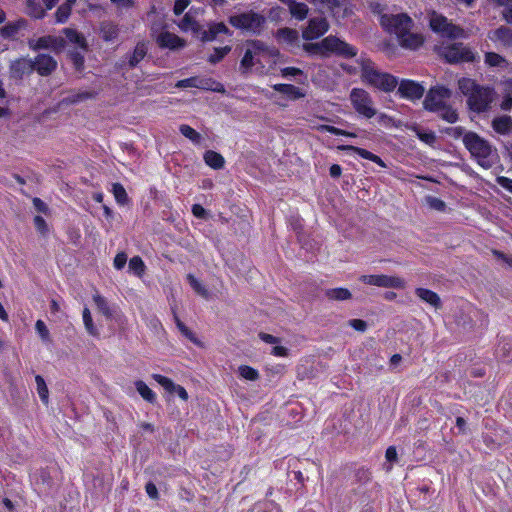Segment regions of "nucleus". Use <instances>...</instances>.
Returning a JSON list of instances; mask_svg holds the SVG:
<instances>
[{
    "mask_svg": "<svg viewBox=\"0 0 512 512\" xmlns=\"http://www.w3.org/2000/svg\"><path fill=\"white\" fill-rule=\"evenodd\" d=\"M359 281L365 285L382 288L403 289L406 286V281L403 278L384 274L362 275Z\"/></svg>",
    "mask_w": 512,
    "mask_h": 512,
    "instance_id": "obj_11",
    "label": "nucleus"
},
{
    "mask_svg": "<svg viewBox=\"0 0 512 512\" xmlns=\"http://www.w3.org/2000/svg\"><path fill=\"white\" fill-rule=\"evenodd\" d=\"M326 295L331 300L339 301L348 300L352 296L351 292L348 289L342 287L329 289L327 290Z\"/></svg>",
    "mask_w": 512,
    "mask_h": 512,
    "instance_id": "obj_43",
    "label": "nucleus"
},
{
    "mask_svg": "<svg viewBox=\"0 0 512 512\" xmlns=\"http://www.w3.org/2000/svg\"><path fill=\"white\" fill-rule=\"evenodd\" d=\"M36 330L43 340L48 339L49 332L44 322H36Z\"/></svg>",
    "mask_w": 512,
    "mask_h": 512,
    "instance_id": "obj_62",
    "label": "nucleus"
},
{
    "mask_svg": "<svg viewBox=\"0 0 512 512\" xmlns=\"http://www.w3.org/2000/svg\"><path fill=\"white\" fill-rule=\"evenodd\" d=\"M357 65V67L343 66V68L350 74L357 73L359 69L361 79L365 84L384 92H391L398 86L396 77L388 73L380 72L369 59L360 57L357 60Z\"/></svg>",
    "mask_w": 512,
    "mask_h": 512,
    "instance_id": "obj_2",
    "label": "nucleus"
},
{
    "mask_svg": "<svg viewBox=\"0 0 512 512\" xmlns=\"http://www.w3.org/2000/svg\"><path fill=\"white\" fill-rule=\"evenodd\" d=\"M277 39L281 43L293 45L298 41V32L294 29L284 28L278 31Z\"/></svg>",
    "mask_w": 512,
    "mask_h": 512,
    "instance_id": "obj_38",
    "label": "nucleus"
},
{
    "mask_svg": "<svg viewBox=\"0 0 512 512\" xmlns=\"http://www.w3.org/2000/svg\"><path fill=\"white\" fill-rule=\"evenodd\" d=\"M328 28L329 25L325 18L311 19L307 28L303 31V38L306 40L316 39L326 33Z\"/></svg>",
    "mask_w": 512,
    "mask_h": 512,
    "instance_id": "obj_18",
    "label": "nucleus"
},
{
    "mask_svg": "<svg viewBox=\"0 0 512 512\" xmlns=\"http://www.w3.org/2000/svg\"><path fill=\"white\" fill-rule=\"evenodd\" d=\"M385 458L388 462H391V463L397 461L398 455H397L396 448L394 446H390L387 448L386 453H385Z\"/></svg>",
    "mask_w": 512,
    "mask_h": 512,
    "instance_id": "obj_61",
    "label": "nucleus"
},
{
    "mask_svg": "<svg viewBox=\"0 0 512 512\" xmlns=\"http://www.w3.org/2000/svg\"><path fill=\"white\" fill-rule=\"evenodd\" d=\"M427 203L430 208L438 210V211H443L446 206L445 203L441 199L436 198V197H428Z\"/></svg>",
    "mask_w": 512,
    "mask_h": 512,
    "instance_id": "obj_54",
    "label": "nucleus"
},
{
    "mask_svg": "<svg viewBox=\"0 0 512 512\" xmlns=\"http://www.w3.org/2000/svg\"><path fill=\"white\" fill-rule=\"evenodd\" d=\"M484 63L491 68H497L501 71L507 70L510 66L506 58L494 52H487L485 54Z\"/></svg>",
    "mask_w": 512,
    "mask_h": 512,
    "instance_id": "obj_26",
    "label": "nucleus"
},
{
    "mask_svg": "<svg viewBox=\"0 0 512 512\" xmlns=\"http://www.w3.org/2000/svg\"><path fill=\"white\" fill-rule=\"evenodd\" d=\"M415 294L420 300L429 304L431 307L435 309L440 308L441 299L434 291L425 288H417Z\"/></svg>",
    "mask_w": 512,
    "mask_h": 512,
    "instance_id": "obj_27",
    "label": "nucleus"
},
{
    "mask_svg": "<svg viewBox=\"0 0 512 512\" xmlns=\"http://www.w3.org/2000/svg\"><path fill=\"white\" fill-rule=\"evenodd\" d=\"M398 85L400 96L409 100L420 99L425 92V88L421 84L412 80H402Z\"/></svg>",
    "mask_w": 512,
    "mask_h": 512,
    "instance_id": "obj_17",
    "label": "nucleus"
},
{
    "mask_svg": "<svg viewBox=\"0 0 512 512\" xmlns=\"http://www.w3.org/2000/svg\"><path fill=\"white\" fill-rule=\"evenodd\" d=\"M341 149L352 150V151L356 152L360 157L370 160V161H372V158L375 155L368 150H365L363 148L354 147V146H342Z\"/></svg>",
    "mask_w": 512,
    "mask_h": 512,
    "instance_id": "obj_52",
    "label": "nucleus"
},
{
    "mask_svg": "<svg viewBox=\"0 0 512 512\" xmlns=\"http://www.w3.org/2000/svg\"><path fill=\"white\" fill-rule=\"evenodd\" d=\"M34 224L37 230L40 231L41 233H45L47 231V225L43 217L36 216L34 218Z\"/></svg>",
    "mask_w": 512,
    "mask_h": 512,
    "instance_id": "obj_63",
    "label": "nucleus"
},
{
    "mask_svg": "<svg viewBox=\"0 0 512 512\" xmlns=\"http://www.w3.org/2000/svg\"><path fill=\"white\" fill-rule=\"evenodd\" d=\"M188 282L192 289L201 297L205 299H209L212 297V293L209 292L205 286L199 281L197 278H195L193 275H188L187 277Z\"/></svg>",
    "mask_w": 512,
    "mask_h": 512,
    "instance_id": "obj_41",
    "label": "nucleus"
},
{
    "mask_svg": "<svg viewBox=\"0 0 512 512\" xmlns=\"http://www.w3.org/2000/svg\"><path fill=\"white\" fill-rule=\"evenodd\" d=\"M146 265L144 261L139 256H134L129 260L128 263V271L141 278L145 274Z\"/></svg>",
    "mask_w": 512,
    "mask_h": 512,
    "instance_id": "obj_34",
    "label": "nucleus"
},
{
    "mask_svg": "<svg viewBox=\"0 0 512 512\" xmlns=\"http://www.w3.org/2000/svg\"><path fill=\"white\" fill-rule=\"evenodd\" d=\"M438 53L450 63L470 62L475 59V53L462 43L440 46Z\"/></svg>",
    "mask_w": 512,
    "mask_h": 512,
    "instance_id": "obj_10",
    "label": "nucleus"
},
{
    "mask_svg": "<svg viewBox=\"0 0 512 512\" xmlns=\"http://www.w3.org/2000/svg\"><path fill=\"white\" fill-rule=\"evenodd\" d=\"M281 75L283 77H296L302 75V71L295 67H286L281 70Z\"/></svg>",
    "mask_w": 512,
    "mask_h": 512,
    "instance_id": "obj_58",
    "label": "nucleus"
},
{
    "mask_svg": "<svg viewBox=\"0 0 512 512\" xmlns=\"http://www.w3.org/2000/svg\"><path fill=\"white\" fill-rule=\"evenodd\" d=\"M47 8L41 0H26V13L33 18H42Z\"/></svg>",
    "mask_w": 512,
    "mask_h": 512,
    "instance_id": "obj_31",
    "label": "nucleus"
},
{
    "mask_svg": "<svg viewBox=\"0 0 512 512\" xmlns=\"http://www.w3.org/2000/svg\"><path fill=\"white\" fill-rule=\"evenodd\" d=\"M452 95V91L444 86H435L431 88L423 102L424 108L429 111H436L447 103Z\"/></svg>",
    "mask_w": 512,
    "mask_h": 512,
    "instance_id": "obj_12",
    "label": "nucleus"
},
{
    "mask_svg": "<svg viewBox=\"0 0 512 512\" xmlns=\"http://www.w3.org/2000/svg\"><path fill=\"white\" fill-rule=\"evenodd\" d=\"M429 25L434 32L444 37L451 39L468 37V33L464 29L452 24L446 17L436 12L430 14Z\"/></svg>",
    "mask_w": 512,
    "mask_h": 512,
    "instance_id": "obj_7",
    "label": "nucleus"
},
{
    "mask_svg": "<svg viewBox=\"0 0 512 512\" xmlns=\"http://www.w3.org/2000/svg\"><path fill=\"white\" fill-rule=\"evenodd\" d=\"M289 9L292 16L299 20H303L308 13V7L304 3L294 2Z\"/></svg>",
    "mask_w": 512,
    "mask_h": 512,
    "instance_id": "obj_47",
    "label": "nucleus"
},
{
    "mask_svg": "<svg viewBox=\"0 0 512 512\" xmlns=\"http://www.w3.org/2000/svg\"><path fill=\"white\" fill-rule=\"evenodd\" d=\"M178 27L184 32H199V26L195 19L192 17L191 13L188 12L185 16L179 21Z\"/></svg>",
    "mask_w": 512,
    "mask_h": 512,
    "instance_id": "obj_39",
    "label": "nucleus"
},
{
    "mask_svg": "<svg viewBox=\"0 0 512 512\" xmlns=\"http://www.w3.org/2000/svg\"><path fill=\"white\" fill-rule=\"evenodd\" d=\"M176 87L178 88H199L203 90H212L217 92H224V87L222 84L209 79V78H200V77H191L187 79L180 80L176 83Z\"/></svg>",
    "mask_w": 512,
    "mask_h": 512,
    "instance_id": "obj_14",
    "label": "nucleus"
},
{
    "mask_svg": "<svg viewBox=\"0 0 512 512\" xmlns=\"http://www.w3.org/2000/svg\"><path fill=\"white\" fill-rule=\"evenodd\" d=\"M192 213L195 217L201 219L205 218L207 214L206 210L199 204H194L192 206Z\"/></svg>",
    "mask_w": 512,
    "mask_h": 512,
    "instance_id": "obj_64",
    "label": "nucleus"
},
{
    "mask_svg": "<svg viewBox=\"0 0 512 512\" xmlns=\"http://www.w3.org/2000/svg\"><path fill=\"white\" fill-rule=\"evenodd\" d=\"M204 161L209 167L213 169H220L224 166L225 163L222 155L215 151H207L204 154Z\"/></svg>",
    "mask_w": 512,
    "mask_h": 512,
    "instance_id": "obj_37",
    "label": "nucleus"
},
{
    "mask_svg": "<svg viewBox=\"0 0 512 512\" xmlns=\"http://www.w3.org/2000/svg\"><path fill=\"white\" fill-rule=\"evenodd\" d=\"M176 327L185 338L193 342L195 345L199 347L204 346L203 342L197 336L196 332L193 331L192 328L189 327L186 322H176Z\"/></svg>",
    "mask_w": 512,
    "mask_h": 512,
    "instance_id": "obj_33",
    "label": "nucleus"
},
{
    "mask_svg": "<svg viewBox=\"0 0 512 512\" xmlns=\"http://www.w3.org/2000/svg\"><path fill=\"white\" fill-rule=\"evenodd\" d=\"M321 129L325 130V131H327V132H329L331 134H334V135H343V136H349V137H355L356 136L353 133L346 132V131L341 130L339 128H336L334 126L324 125V126H321Z\"/></svg>",
    "mask_w": 512,
    "mask_h": 512,
    "instance_id": "obj_55",
    "label": "nucleus"
},
{
    "mask_svg": "<svg viewBox=\"0 0 512 512\" xmlns=\"http://www.w3.org/2000/svg\"><path fill=\"white\" fill-rule=\"evenodd\" d=\"M353 109L362 117L371 119L377 114L370 94L362 88H353L349 94Z\"/></svg>",
    "mask_w": 512,
    "mask_h": 512,
    "instance_id": "obj_8",
    "label": "nucleus"
},
{
    "mask_svg": "<svg viewBox=\"0 0 512 512\" xmlns=\"http://www.w3.org/2000/svg\"><path fill=\"white\" fill-rule=\"evenodd\" d=\"M380 24L385 31L394 35L396 40H398L404 37V33L413 28L414 22L407 14L401 13L382 15Z\"/></svg>",
    "mask_w": 512,
    "mask_h": 512,
    "instance_id": "obj_6",
    "label": "nucleus"
},
{
    "mask_svg": "<svg viewBox=\"0 0 512 512\" xmlns=\"http://www.w3.org/2000/svg\"><path fill=\"white\" fill-rule=\"evenodd\" d=\"M100 34L104 41L112 42L118 37V28L112 23H102L100 26Z\"/></svg>",
    "mask_w": 512,
    "mask_h": 512,
    "instance_id": "obj_35",
    "label": "nucleus"
},
{
    "mask_svg": "<svg viewBox=\"0 0 512 512\" xmlns=\"http://www.w3.org/2000/svg\"><path fill=\"white\" fill-rule=\"evenodd\" d=\"M488 38L499 45H512V31L509 28L501 27L488 34Z\"/></svg>",
    "mask_w": 512,
    "mask_h": 512,
    "instance_id": "obj_24",
    "label": "nucleus"
},
{
    "mask_svg": "<svg viewBox=\"0 0 512 512\" xmlns=\"http://www.w3.org/2000/svg\"><path fill=\"white\" fill-rule=\"evenodd\" d=\"M56 65L57 62L53 59V57L46 54L39 55L34 62V68L41 75L50 74L56 68Z\"/></svg>",
    "mask_w": 512,
    "mask_h": 512,
    "instance_id": "obj_23",
    "label": "nucleus"
},
{
    "mask_svg": "<svg viewBox=\"0 0 512 512\" xmlns=\"http://www.w3.org/2000/svg\"><path fill=\"white\" fill-rule=\"evenodd\" d=\"M152 378L167 392L177 394L183 401L188 400L189 396L186 389L181 385L175 384L170 378L161 374H152Z\"/></svg>",
    "mask_w": 512,
    "mask_h": 512,
    "instance_id": "obj_19",
    "label": "nucleus"
},
{
    "mask_svg": "<svg viewBox=\"0 0 512 512\" xmlns=\"http://www.w3.org/2000/svg\"><path fill=\"white\" fill-rule=\"evenodd\" d=\"M35 382H36V390H37V393L41 399V401L44 403V404H48L49 402V390H48V387L46 385V382L44 380V378L40 375H37L35 377Z\"/></svg>",
    "mask_w": 512,
    "mask_h": 512,
    "instance_id": "obj_42",
    "label": "nucleus"
},
{
    "mask_svg": "<svg viewBox=\"0 0 512 512\" xmlns=\"http://www.w3.org/2000/svg\"><path fill=\"white\" fill-rule=\"evenodd\" d=\"M70 57H71V60L73 61L75 68L80 70L83 67V63H84L83 55L78 52H71Z\"/></svg>",
    "mask_w": 512,
    "mask_h": 512,
    "instance_id": "obj_57",
    "label": "nucleus"
},
{
    "mask_svg": "<svg viewBox=\"0 0 512 512\" xmlns=\"http://www.w3.org/2000/svg\"><path fill=\"white\" fill-rule=\"evenodd\" d=\"M179 130L183 136H185L192 142L198 143L200 141V134L189 125L183 124L180 126Z\"/></svg>",
    "mask_w": 512,
    "mask_h": 512,
    "instance_id": "obj_49",
    "label": "nucleus"
},
{
    "mask_svg": "<svg viewBox=\"0 0 512 512\" xmlns=\"http://www.w3.org/2000/svg\"><path fill=\"white\" fill-rule=\"evenodd\" d=\"M458 89L466 97L469 110L475 113L488 111L495 101L496 92L493 87L480 85L471 78L459 79Z\"/></svg>",
    "mask_w": 512,
    "mask_h": 512,
    "instance_id": "obj_1",
    "label": "nucleus"
},
{
    "mask_svg": "<svg viewBox=\"0 0 512 512\" xmlns=\"http://www.w3.org/2000/svg\"><path fill=\"white\" fill-rule=\"evenodd\" d=\"M152 35L158 46L163 49L178 50L184 48L186 45L184 39L166 30L157 32L153 28Z\"/></svg>",
    "mask_w": 512,
    "mask_h": 512,
    "instance_id": "obj_13",
    "label": "nucleus"
},
{
    "mask_svg": "<svg viewBox=\"0 0 512 512\" xmlns=\"http://www.w3.org/2000/svg\"><path fill=\"white\" fill-rule=\"evenodd\" d=\"M126 262H127V255L124 252H120L115 256L113 265H114L115 269L121 270L122 268H124Z\"/></svg>",
    "mask_w": 512,
    "mask_h": 512,
    "instance_id": "obj_56",
    "label": "nucleus"
},
{
    "mask_svg": "<svg viewBox=\"0 0 512 512\" xmlns=\"http://www.w3.org/2000/svg\"><path fill=\"white\" fill-rule=\"evenodd\" d=\"M502 100L500 108L503 111L512 109V78H506L500 82Z\"/></svg>",
    "mask_w": 512,
    "mask_h": 512,
    "instance_id": "obj_21",
    "label": "nucleus"
},
{
    "mask_svg": "<svg viewBox=\"0 0 512 512\" xmlns=\"http://www.w3.org/2000/svg\"><path fill=\"white\" fill-rule=\"evenodd\" d=\"M229 29L224 23H213L209 26L208 30H204L200 33L202 41H213L218 34H227Z\"/></svg>",
    "mask_w": 512,
    "mask_h": 512,
    "instance_id": "obj_30",
    "label": "nucleus"
},
{
    "mask_svg": "<svg viewBox=\"0 0 512 512\" xmlns=\"http://www.w3.org/2000/svg\"><path fill=\"white\" fill-rule=\"evenodd\" d=\"M93 302L102 317L111 318L116 316L117 308L110 305L98 292L93 294Z\"/></svg>",
    "mask_w": 512,
    "mask_h": 512,
    "instance_id": "obj_22",
    "label": "nucleus"
},
{
    "mask_svg": "<svg viewBox=\"0 0 512 512\" xmlns=\"http://www.w3.org/2000/svg\"><path fill=\"white\" fill-rule=\"evenodd\" d=\"M64 34L68 42L74 45L75 48L80 49L82 52L87 51L88 44L86 38L82 34L71 28L64 29Z\"/></svg>",
    "mask_w": 512,
    "mask_h": 512,
    "instance_id": "obj_28",
    "label": "nucleus"
},
{
    "mask_svg": "<svg viewBox=\"0 0 512 512\" xmlns=\"http://www.w3.org/2000/svg\"><path fill=\"white\" fill-rule=\"evenodd\" d=\"M278 56L279 53L276 49L269 48L260 41H249L246 43L240 69L248 72L253 67L265 68L267 64H274L275 58Z\"/></svg>",
    "mask_w": 512,
    "mask_h": 512,
    "instance_id": "obj_4",
    "label": "nucleus"
},
{
    "mask_svg": "<svg viewBox=\"0 0 512 512\" xmlns=\"http://www.w3.org/2000/svg\"><path fill=\"white\" fill-rule=\"evenodd\" d=\"M415 132L419 139L426 144L432 145L435 142V134L433 132H420L415 129Z\"/></svg>",
    "mask_w": 512,
    "mask_h": 512,
    "instance_id": "obj_53",
    "label": "nucleus"
},
{
    "mask_svg": "<svg viewBox=\"0 0 512 512\" xmlns=\"http://www.w3.org/2000/svg\"><path fill=\"white\" fill-rule=\"evenodd\" d=\"M497 183L510 193H512V179L501 176L497 178Z\"/></svg>",
    "mask_w": 512,
    "mask_h": 512,
    "instance_id": "obj_60",
    "label": "nucleus"
},
{
    "mask_svg": "<svg viewBox=\"0 0 512 512\" xmlns=\"http://www.w3.org/2000/svg\"><path fill=\"white\" fill-rule=\"evenodd\" d=\"M84 327L86 332L92 337L99 338L109 334V331L105 330L102 322H84Z\"/></svg>",
    "mask_w": 512,
    "mask_h": 512,
    "instance_id": "obj_36",
    "label": "nucleus"
},
{
    "mask_svg": "<svg viewBox=\"0 0 512 512\" xmlns=\"http://www.w3.org/2000/svg\"><path fill=\"white\" fill-rule=\"evenodd\" d=\"M238 372L242 378L249 381H255L259 378L258 371L247 365L240 366Z\"/></svg>",
    "mask_w": 512,
    "mask_h": 512,
    "instance_id": "obj_48",
    "label": "nucleus"
},
{
    "mask_svg": "<svg viewBox=\"0 0 512 512\" xmlns=\"http://www.w3.org/2000/svg\"><path fill=\"white\" fill-rule=\"evenodd\" d=\"M314 4L328 9L335 18H346L352 14V8L348 0H310Z\"/></svg>",
    "mask_w": 512,
    "mask_h": 512,
    "instance_id": "obj_15",
    "label": "nucleus"
},
{
    "mask_svg": "<svg viewBox=\"0 0 512 512\" xmlns=\"http://www.w3.org/2000/svg\"><path fill=\"white\" fill-rule=\"evenodd\" d=\"M189 0H176L174 4V13L176 15L181 14L189 5Z\"/></svg>",
    "mask_w": 512,
    "mask_h": 512,
    "instance_id": "obj_59",
    "label": "nucleus"
},
{
    "mask_svg": "<svg viewBox=\"0 0 512 512\" xmlns=\"http://www.w3.org/2000/svg\"><path fill=\"white\" fill-rule=\"evenodd\" d=\"M230 51V46L215 48L214 52L209 56L208 61L210 63H217L222 60Z\"/></svg>",
    "mask_w": 512,
    "mask_h": 512,
    "instance_id": "obj_50",
    "label": "nucleus"
},
{
    "mask_svg": "<svg viewBox=\"0 0 512 512\" xmlns=\"http://www.w3.org/2000/svg\"><path fill=\"white\" fill-rule=\"evenodd\" d=\"M492 128L501 135H507L512 131V118L507 115L495 117L492 120Z\"/></svg>",
    "mask_w": 512,
    "mask_h": 512,
    "instance_id": "obj_29",
    "label": "nucleus"
},
{
    "mask_svg": "<svg viewBox=\"0 0 512 512\" xmlns=\"http://www.w3.org/2000/svg\"><path fill=\"white\" fill-rule=\"evenodd\" d=\"M435 112L438 113L443 120L449 123H454L458 120V114L456 110L453 109L451 106L447 105V103L443 105L442 108H439V110H436Z\"/></svg>",
    "mask_w": 512,
    "mask_h": 512,
    "instance_id": "obj_44",
    "label": "nucleus"
},
{
    "mask_svg": "<svg viewBox=\"0 0 512 512\" xmlns=\"http://www.w3.org/2000/svg\"><path fill=\"white\" fill-rule=\"evenodd\" d=\"M304 49L308 53L320 56L336 54L342 57H354L357 54L353 46L334 36H328L319 43L306 44Z\"/></svg>",
    "mask_w": 512,
    "mask_h": 512,
    "instance_id": "obj_5",
    "label": "nucleus"
},
{
    "mask_svg": "<svg viewBox=\"0 0 512 512\" xmlns=\"http://www.w3.org/2000/svg\"><path fill=\"white\" fill-rule=\"evenodd\" d=\"M274 90L282 93L290 100H297L304 98L306 93L303 89L290 84H276L273 86Z\"/></svg>",
    "mask_w": 512,
    "mask_h": 512,
    "instance_id": "obj_25",
    "label": "nucleus"
},
{
    "mask_svg": "<svg viewBox=\"0 0 512 512\" xmlns=\"http://www.w3.org/2000/svg\"><path fill=\"white\" fill-rule=\"evenodd\" d=\"M71 11H72V6H70V4H62L58 7V9L56 10L55 12V20L57 23H65L70 15H71Z\"/></svg>",
    "mask_w": 512,
    "mask_h": 512,
    "instance_id": "obj_46",
    "label": "nucleus"
},
{
    "mask_svg": "<svg viewBox=\"0 0 512 512\" xmlns=\"http://www.w3.org/2000/svg\"><path fill=\"white\" fill-rule=\"evenodd\" d=\"M229 22L237 29L258 33L265 23V18L255 12H246L231 16Z\"/></svg>",
    "mask_w": 512,
    "mask_h": 512,
    "instance_id": "obj_9",
    "label": "nucleus"
},
{
    "mask_svg": "<svg viewBox=\"0 0 512 512\" xmlns=\"http://www.w3.org/2000/svg\"><path fill=\"white\" fill-rule=\"evenodd\" d=\"M66 41L62 37L44 36L30 41V47L37 49H50L55 52H61L65 48Z\"/></svg>",
    "mask_w": 512,
    "mask_h": 512,
    "instance_id": "obj_16",
    "label": "nucleus"
},
{
    "mask_svg": "<svg viewBox=\"0 0 512 512\" xmlns=\"http://www.w3.org/2000/svg\"><path fill=\"white\" fill-rule=\"evenodd\" d=\"M463 143L481 167L489 169L498 162L497 150L478 134L474 132L465 133Z\"/></svg>",
    "mask_w": 512,
    "mask_h": 512,
    "instance_id": "obj_3",
    "label": "nucleus"
},
{
    "mask_svg": "<svg viewBox=\"0 0 512 512\" xmlns=\"http://www.w3.org/2000/svg\"><path fill=\"white\" fill-rule=\"evenodd\" d=\"M147 50H148V48H147L146 43H144V42L138 43L135 46L134 51L129 58L130 66L137 65L145 57Z\"/></svg>",
    "mask_w": 512,
    "mask_h": 512,
    "instance_id": "obj_40",
    "label": "nucleus"
},
{
    "mask_svg": "<svg viewBox=\"0 0 512 512\" xmlns=\"http://www.w3.org/2000/svg\"><path fill=\"white\" fill-rule=\"evenodd\" d=\"M135 388L139 395L147 402L153 404L156 402V393L142 380H137L134 383Z\"/></svg>",
    "mask_w": 512,
    "mask_h": 512,
    "instance_id": "obj_32",
    "label": "nucleus"
},
{
    "mask_svg": "<svg viewBox=\"0 0 512 512\" xmlns=\"http://www.w3.org/2000/svg\"><path fill=\"white\" fill-rule=\"evenodd\" d=\"M112 193L116 202L120 205H125L128 203V195L126 190L121 184L115 183L112 185Z\"/></svg>",
    "mask_w": 512,
    "mask_h": 512,
    "instance_id": "obj_45",
    "label": "nucleus"
},
{
    "mask_svg": "<svg viewBox=\"0 0 512 512\" xmlns=\"http://www.w3.org/2000/svg\"><path fill=\"white\" fill-rule=\"evenodd\" d=\"M377 121L379 124L385 126V127H400L401 122L394 120L392 117L386 115V114H380L378 115Z\"/></svg>",
    "mask_w": 512,
    "mask_h": 512,
    "instance_id": "obj_51",
    "label": "nucleus"
},
{
    "mask_svg": "<svg viewBox=\"0 0 512 512\" xmlns=\"http://www.w3.org/2000/svg\"><path fill=\"white\" fill-rule=\"evenodd\" d=\"M424 36L415 32L412 29H409L406 33H404V37H401L397 40L398 44L408 50H417L424 44Z\"/></svg>",
    "mask_w": 512,
    "mask_h": 512,
    "instance_id": "obj_20",
    "label": "nucleus"
}]
</instances>
